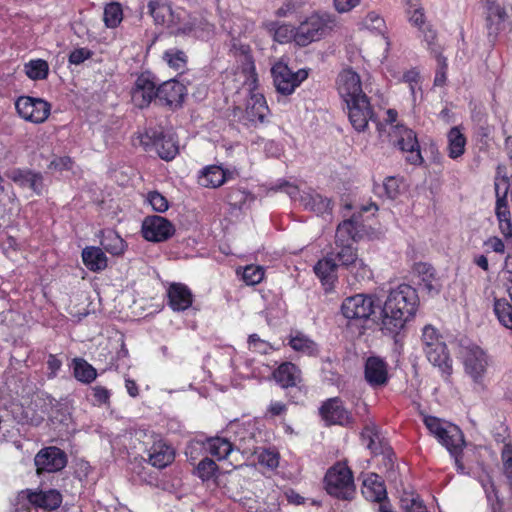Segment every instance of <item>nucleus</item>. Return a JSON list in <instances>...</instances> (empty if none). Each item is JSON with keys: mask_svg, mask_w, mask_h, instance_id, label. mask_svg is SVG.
Returning <instances> with one entry per match:
<instances>
[{"mask_svg": "<svg viewBox=\"0 0 512 512\" xmlns=\"http://www.w3.org/2000/svg\"><path fill=\"white\" fill-rule=\"evenodd\" d=\"M419 298L416 290L408 284H400L389 291L384 302L381 318L383 333L395 336L416 314Z\"/></svg>", "mask_w": 512, "mask_h": 512, "instance_id": "obj_1", "label": "nucleus"}, {"mask_svg": "<svg viewBox=\"0 0 512 512\" xmlns=\"http://www.w3.org/2000/svg\"><path fill=\"white\" fill-rule=\"evenodd\" d=\"M337 27V21L328 13H312L295 27L294 43L306 47L329 36Z\"/></svg>", "mask_w": 512, "mask_h": 512, "instance_id": "obj_2", "label": "nucleus"}, {"mask_svg": "<svg viewBox=\"0 0 512 512\" xmlns=\"http://www.w3.org/2000/svg\"><path fill=\"white\" fill-rule=\"evenodd\" d=\"M325 489L331 496L350 500L355 494L353 475L348 466L338 462L328 469L325 478Z\"/></svg>", "mask_w": 512, "mask_h": 512, "instance_id": "obj_3", "label": "nucleus"}, {"mask_svg": "<svg viewBox=\"0 0 512 512\" xmlns=\"http://www.w3.org/2000/svg\"><path fill=\"white\" fill-rule=\"evenodd\" d=\"M271 73L276 91L284 96L291 95L309 75L307 69L293 72L286 63L281 61L272 66Z\"/></svg>", "mask_w": 512, "mask_h": 512, "instance_id": "obj_4", "label": "nucleus"}, {"mask_svg": "<svg viewBox=\"0 0 512 512\" xmlns=\"http://www.w3.org/2000/svg\"><path fill=\"white\" fill-rule=\"evenodd\" d=\"M132 104L139 108H147L157 97V80L150 72L139 74L130 90Z\"/></svg>", "mask_w": 512, "mask_h": 512, "instance_id": "obj_5", "label": "nucleus"}, {"mask_svg": "<svg viewBox=\"0 0 512 512\" xmlns=\"http://www.w3.org/2000/svg\"><path fill=\"white\" fill-rule=\"evenodd\" d=\"M67 463V454L56 446L44 447L34 457L37 474L62 471L67 466Z\"/></svg>", "mask_w": 512, "mask_h": 512, "instance_id": "obj_6", "label": "nucleus"}, {"mask_svg": "<svg viewBox=\"0 0 512 512\" xmlns=\"http://www.w3.org/2000/svg\"><path fill=\"white\" fill-rule=\"evenodd\" d=\"M349 122L357 132H364L375 113L368 96H361L345 103Z\"/></svg>", "mask_w": 512, "mask_h": 512, "instance_id": "obj_7", "label": "nucleus"}, {"mask_svg": "<svg viewBox=\"0 0 512 512\" xmlns=\"http://www.w3.org/2000/svg\"><path fill=\"white\" fill-rule=\"evenodd\" d=\"M141 233L145 240L159 243L171 238L175 233V227L168 219L152 215L144 218Z\"/></svg>", "mask_w": 512, "mask_h": 512, "instance_id": "obj_8", "label": "nucleus"}, {"mask_svg": "<svg viewBox=\"0 0 512 512\" xmlns=\"http://www.w3.org/2000/svg\"><path fill=\"white\" fill-rule=\"evenodd\" d=\"M374 308L372 296L356 294L343 300L341 312L348 320H366L374 313Z\"/></svg>", "mask_w": 512, "mask_h": 512, "instance_id": "obj_9", "label": "nucleus"}, {"mask_svg": "<svg viewBox=\"0 0 512 512\" xmlns=\"http://www.w3.org/2000/svg\"><path fill=\"white\" fill-rule=\"evenodd\" d=\"M393 136L396 138L397 147L405 152L406 160L412 165H421L423 157L420 152V146L415 132L404 126H395Z\"/></svg>", "mask_w": 512, "mask_h": 512, "instance_id": "obj_10", "label": "nucleus"}, {"mask_svg": "<svg viewBox=\"0 0 512 512\" xmlns=\"http://www.w3.org/2000/svg\"><path fill=\"white\" fill-rule=\"evenodd\" d=\"M319 413L327 425L350 426L354 423L351 412L346 409L339 397L329 398L319 408Z\"/></svg>", "mask_w": 512, "mask_h": 512, "instance_id": "obj_11", "label": "nucleus"}, {"mask_svg": "<svg viewBox=\"0 0 512 512\" xmlns=\"http://www.w3.org/2000/svg\"><path fill=\"white\" fill-rule=\"evenodd\" d=\"M364 379L372 388L386 386L389 381L388 363L379 356H369L364 363Z\"/></svg>", "mask_w": 512, "mask_h": 512, "instance_id": "obj_12", "label": "nucleus"}, {"mask_svg": "<svg viewBox=\"0 0 512 512\" xmlns=\"http://www.w3.org/2000/svg\"><path fill=\"white\" fill-rule=\"evenodd\" d=\"M463 362L465 371L476 382L483 377L488 364L485 352L476 345H470L464 348Z\"/></svg>", "mask_w": 512, "mask_h": 512, "instance_id": "obj_13", "label": "nucleus"}, {"mask_svg": "<svg viewBox=\"0 0 512 512\" xmlns=\"http://www.w3.org/2000/svg\"><path fill=\"white\" fill-rule=\"evenodd\" d=\"M147 453L149 464L158 469H164L172 464L176 455L175 449L160 436L154 438Z\"/></svg>", "mask_w": 512, "mask_h": 512, "instance_id": "obj_14", "label": "nucleus"}, {"mask_svg": "<svg viewBox=\"0 0 512 512\" xmlns=\"http://www.w3.org/2000/svg\"><path fill=\"white\" fill-rule=\"evenodd\" d=\"M338 92L344 103L361 96H367L362 90L360 76L352 70H344L338 76Z\"/></svg>", "mask_w": 512, "mask_h": 512, "instance_id": "obj_15", "label": "nucleus"}, {"mask_svg": "<svg viewBox=\"0 0 512 512\" xmlns=\"http://www.w3.org/2000/svg\"><path fill=\"white\" fill-rule=\"evenodd\" d=\"M424 353L428 361L439 369L443 379L449 382L453 373V367L445 342L436 343L431 348L425 349Z\"/></svg>", "mask_w": 512, "mask_h": 512, "instance_id": "obj_16", "label": "nucleus"}, {"mask_svg": "<svg viewBox=\"0 0 512 512\" xmlns=\"http://www.w3.org/2000/svg\"><path fill=\"white\" fill-rule=\"evenodd\" d=\"M186 95V87L177 80L171 79L157 84V97L167 106H180Z\"/></svg>", "mask_w": 512, "mask_h": 512, "instance_id": "obj_17", "label": "nucleus"}, {"mask_svg": "<svg viewBox=\"0 0 512 512\" xmlns=\"http://www.w3.org/2000/svg\"><path fill=\"white\" fill-rule=\"evenodd\" d=\"M168 306L175 312L189 309L193 303V294L183 283H172L167 289Z\"/></svg>", "mask_w": 512, "mask_h": 512, "instance_id": "obj_18", "label": "nucleus"}, {"mask_svg": "<svg viewBox=\"0 0 512 512\" xmlns=\"http://www.w3.org/2000/svg\"><path fill=\"white\" fill-rule=\"evenodd\" d=\"M363 237V225L360 216L353 215L338 224L335 243L353 244Z\"/></svg>", "mask_w": 512, "mask_h": 512, "instance_id": "obj_19", "label": "nucleus"}, {"mask_svg": "<svg viewBox=\"0 0 512 512\" xmlns=\"http://www.w3.org/2000/svg\"><path fill=\"white\" fill-rule=\"evenodd\" d=\"M273 379L282 388L298 387L302 383V371L292 362H283L273 371Z\"/></svg>", "mask_w": 512, "mask_h": 512, "instance_id": "obj_20", "label": "nucleus"}, {"mask_svg": "<svg viewBox=\"0 0 512 512\" xmlns=\"http://www.w3.org/2000/svg\"><path fill=\"white\" fill-rule=\"evenodd\" d=\"M287 344L296 353L307 357H316L320 353L319 345L305 333L295 330L287 337Z\"/></svg>", "mask_w": 512, "mask_h": 512, "instance_id": "obj_21", "label": "nucleus"}, {"mask_svg": "<svg viewBox=\"0 0 512 512\" xmlns=\"http://www.w3.org/2000/svg\"><path fill=\"white\" fill-rule=\"evenodd\" d=\"M269 112L265 97L260 93L252 92L246 101L245 118L254 124L263 123Z\"/></svg>", "mask_w": 512, "mask_h": 512, "instance_id": "obj_22", "label": "nucleus"}, {"mask_svg": "<svg viewBox=\"0 0 512 512\" xmlns=\"http://www.w3.org/2000/svg\"><path fill=\"white\" fill-rule=\"evenodd\" d=\"M437 440L456 458L462 452L464 446L463 433L454 424L448 423Z\"/></svg>", "mask_w": 512, "mask_h": 512, "instance_id": "obj_23", "label": "nucleus"}, {"mask_svg": "<svg viewBox=\"0 0 512 512\" xmlns=\"http://www.w3.org/2000/svg\"><path fill=\"white\" fill-rule=\"evenodd\" d=\"M495 190L497 196L496 216L499 221V228L503 236L512 242V223L506 200L507 187L505 188L503 196L499 194V184L497 183L495 184Z\"/></svg>", "mask_w": 512, "mask_h": 512, "instance_id": "obj_24", "label": "nucleus"}, {"mask_svg": "<svg viewBox=\"0 0 512 512\" xmlns=\"http://www.w3.org/2000/svg\"><path fill=\"white\" fill-rule=\"evenodd\" d=\"M361 491L363 496L371 502L379 503L387 498L385 485L381 478L375 473H370L365 476Z\"/></svg>", "mask_w": 512, "mask_h": 512, "instance_id": "obj_25", "label": "nucleus"}, {"mask_svg": "<svg viewBox=\"0 0 512 512\" xmlns=\"http://www.w3.org/2000/svg\"><path fill=\"white\" fill-rule=\"evenodd\" d=\"M82 260L87 269L92 272H99L107 267V257L99 247H85L82 250Z\"/></svg>", "mask_w": 512, "mask_h": 512, "instance_id": "obj_26", "label": "nucleus"}, {"mask_svg": "<svg viewBox=\"0 0 512 512\" xmlns=\"http://www.w3.org/2000/svg\"><path fill=\"white\" fill-rule=\"evenodd\" d=\"M338 264L333 258V253L320 259L314 266V272L323 285H331L336 280Z\"/></svg>", "mask_w": 512, "mask_h": 512, "instance_id": "obj_27", "label": "nucleus"}, {"mask_svg": "<svg viewBox=\"0 0 512 512\" xmlns=\"http://www.w3.org/2000/svg\"><path fill=\"white\" fill-rule=\"evenodd\" d=\"M466 137L459 126L452 127L447 133V151L451 159H458L465 153Z\"/></svg>", "mask_w": 512, "mask_h": 512, "instance_id": "obj_28", "label": "nucleus"}, {"mask_svg": "<svg viewBox=\"0 0 512 512\" xmlns=\"http://www.w3.org/2000/svg\"><path fill=\"white\" fill-rule=\"evenodd\" d=\"M204 449L217 460L221 461L233 451V444L223 437H211L203 443Z\"/></svg>", "mask_w": 512, "mask_h": 512, "instance_id": "obj_29", "label": "nucleus"}, {"mask_svg": "<svg viewBox=\"0 0 512 512\" xmlns=\"http://www.w3.org/2000/svg\"><path fill=\"white\" fill-rule=\"evenodd\" d=\"M301 204L306 210L323 214L331 210L330 200L314 191L304 192L300 198Z\"/></svg>", "mask_w": 512, "mask_h": 512, "instance_id": "obj_30", "label": "nucleus"}, {"mask_svg": "<svg viewBox=\"0 0 512 512\" xmlns=\"http://www.w3.org/2000/svg\"><path fill=\"white\" fill-rule=\"evenodd\" d=\"M226 181L225 171L217 165H211L203 168L199 175V183L203 187L217 188Z\"/></svg>", "mask_w": 512, "mask_h": 512, "instance_id": "obj_31", "label": "nucleus"}, {"mask_svg": "<svg viewBox=\"0 0 512 512\" xmlns=\"http://www.w3.org/2000/svg\"><path fill=\"white\" fill-rule=\"evenodd\" d=\"M62 500V494L55 489L39 492L34 491V506L44 510L53 511L58 509Z\"/></svg>", "mask_w": 512, "mask_h": 512, "instance_id": "obj_32", "label": "nucleus"}, {"mask_svg": "<svg viewBox=\"0 0 512 512\" xmlns=\"http://www.w3.org/2000/svg\"><path fill=\"white\" fill-rule=\"evenodd\" d=\"M100 243L112 255H121L125 251V241L114 230L103 231Z\"/></svg>", "mask_w": 512, "mask_h": 512, "instance_id": "obj_33", "label": "nucleus"}, {"mask_svg": "<svg viewBox=\"0 0 512 512\" xmlns=\"http://www.w3.org/2000/svg\"><path fill=\"white\" fill-rule=\"evenodd\" d=\"M73 374L78 381L86 384L93 382L97 377L96 369L82 358L73 360Z\"/></svg>", "mask_w": 512, "mask_h": 512, "instance_id": "obj_34", "label": "nucleus"}, {"mask_svg": "<svg viewBox=\"0 0 512 512\" xmlns=\"http://www.w3.org/2000/svg\"><path fill=\"white\" fill-rule=\"evenodd\" d=\"M335 247L336 253L333 254V258L337 259L340 265L346 269L359 258L357 248L353 244L335 243Z\"/></svg>", "mask_w": 512, "mask_h": 512, "instance_id": "obj_35", "label": "nucleus"}, {"mask_svg": "<svg viewBox=\"0 0 512 512\" xmlns=\"http://www.w3.org/2000/svg\"><path fill=\"white\" fill-rule=\"evenodd\" d=\"M416 271L421 277L424 289L429 293H438L440 285L438 284L435 277V270L433 267L426 263H419L416 265Z\"/></svg>", "mask_w": 512, "mask_h": 512, "instance_id": "obj_36", "label": "nucleus"}, {"mask_svg": "<svg viewBox=\"0 0 512 512\" xmlns=\"http://www.w3.org/2000/svg\"><path fill=\"white\" fill-rule=\"evenodd\" d=\"M241 71L245 75V82H249V86L252 88L257 81V74L253 57L248 47L241 48Z\"/></svg>", "mask_w": 512, "mask_h": 512, "instance_id": "obj_37", "label": "nucleus"}, {"mask_svg": "<svg viewBox=\"0 0 512 512\" xmlns=\"http://www.w3.org/2000/svg\"><path fill=\"white\" fill-rule=\"evenodd\" d=\"M487 22L488 28L494 32H498L499 24L508 18L506 9L495 1L488 2Z\"/></svg>", "mask_w": 512, "mask_h": 512, "instance_id": "obj_38", "label": "nucleus"}, {"mask_svg": "<svg viewBox=\"0 0 512 512\" xmlns=\"http://www.w3.org/2000/svg\"><path fill=\"white\" fill-rule=\"evenodd\" d=\"M149 14L157 24H164L168 17L172 16L171 6L161 0H150L148 3Z\"/></svg>", "mask_w": 512, "mask_h": 512, "instance_id": "obj_39", "label": "nucleus"}, {"mask_svg": "<svg viewBox=\"0 0 512 512\" xmlns=\"http://www.w3.org/2000/svg\"><path fill=\"white\" fill-rule=\"evenodd\" d=\"M494 313L500 324L512 331V304L504 298L495 299Z\"/></svg>", "mask_w": 512, "mask_h": 512, "instance_id": "obj_40", "label": "nucleus"}, {"mask_svg": "<svg viewBox=\"0 0 512 512\" xmlns=\"http://www.w3.org/2000/svg\"><path fill=\"white\" fill-rule=\"evenodd\" d=\"M158 155L166 160H172L178 154V145L171 136H163L156 142Z\"/></svg>", "mask_w": 512, "mask_h": 512, "instance_id": "obj_41", "label": "nucleus"}, {"mask_svg": "<svg viewBox=\"0 0 512 512\" xmlns=\"http://www.w3.org/2000/svg\"><path fill=\"white\" fill-rule=\"evenodd\" d=\"M104 23L108 28H116L123 20V10L119 3L112 2L104 8Z\"/></svg>", "mask_w": 512, "mask_h": 512, "instance_id": "obj_42", "label": "nucleus"}, {"mask_svg": "<svg viewBox=\"0 0 512 512\" xmlns=\"http://www.w3.org/2000/svg\"><path fill=\"white\" fill-rule=\"evenodd\" d=\"M163 60L170 68L175 70H183L187 64V55L182 50L171 48L164 52Z\"/></svg>", "mask_w": 512, "mask_h": 512, "instance_id": "obj_43", "label": "nucleus"}, {"mask_svg": "<svg viewBox=\"0 0 512 512\" xmlns=\"http://www.w3.org/2000/svg\"><path fill=\"white\" fill-rule=\"evenodd\" d=\"M218 471L216 462L208 457L202 459L195 468V475L203 481L212 479Z\"/></svg>", "mask_w": 512, "mask_h": 512, "instance_id": "obj_44", "label": "nucleus"}, {"mask_svg": "<svg viewBox=\"0 0 512 512\" xmlns=\"http://www.w3.org/2000/svg\"><path fill=\"white\" fill-rule=\"evenodd\" d=\"M265 272L261 266L247 265L242 272V280L250 286L259 284L264 278Z\"/></svg>", "mask_w": 512, "mask_h": 512, "instance_id": "obj_45", "label": "nucleus"}, {"mask_svg": "<svg viewBox=\"0 0 512 512\" xmlns=\"http://www.w3.org/2000/svg\"><path fill=\"white\" fill-rule=\"evenodd\" d=\"M347 270L357 282L369 280L372 277V270L360 258H358L353 265L349 266Z\"/></svg>", "mask_w": 512, "mask_h": 512, "instance_id": "obj_46", "label": "nucleus"}, {"mask_svg": "<svg viewBox=\"0 0 512 512\" xmlns=\"http://www.w3.org/2000/svg\"><path fill=\"white\" fill-rule=\"evenodd\" d=\"M14 512H31L32 489H25L18 493L13 503Z\"/></svg>", "mask_w": 512, "mask_h": 512, "instance_id": "obj_47", "label": "nucleus"}, {"mask_svg": "<svg viewBox=\"0 0 512 512\" xmlns=\"http://www.w3.org/2000/svg\"><path fill=\"white\" fill-rule=\"evenodd\" d=\"M248 348L250 351L266 355L270 353L274 348L266 340L261 339L257 334H251L248 337Z\"/></svg>", "mask_w": 512, "mask_h": 512, "instance_id": "obj_48", "label": "nucleus"}, {"mask_svg": "<svg viewBox=\"0 0 512 512\" xmlns=\"http://www.w3.org/2000/svg\"><path fill=\"white\" fill-rule=\"evenodd\" d=\"M51 104L41 98H34V123H43L50 115Z\"/></svg>", "mask_w": 512, "mask_h": 512, "instance_id": "obj_49", "label": "nucleus"}, {"mask_svg": "<svg viewBox=\"0 0 512 512\" xmlns=\"http://www.w3.org/2000/svg\"><path fill=\"white\" fill-rule=\"evenodd\" d=\"M401 507L405 512H429L419 496L411 495L410 497L402 498Z\"/></svg>", "mask_w": 512, "mask_h": 512, "instance_id": "obj_50", "label": "nucleus"}, {"mask_svg": "<svg viewBox=\"0 0 512 512\" xmlns=\"http://www.w3.org/2000/svg\"><path fill=\"white\" fill-rule=\"evenodd\" d=\"M18 115L26 121H32V97L20 96L15 102Z\"/></svg>", "mask_w": 512, "mask_h": 512, "instance_id": "obj_51", "label": "nucleus"}, {"mask_svg": "<svg viewBox=\"0 0 512 512\" xmlns=\"http://www.w3.org/2000/svg\"><path fill=\"white\" fill-rule=\"evenodd\" d=\"M443 342L444 341L442 340V337L439 335V333L433 326L426 325L423 328V333H422L423 350L431 348L436 343H443Z\"/></svg>", "mask_w": 512, "mask_h": 512, "instance_id": "obj_52", "label": "nucleus"}, {"mask_svg": "<svg viewBox=\"0 0 512 512\" xmlns=\"http://www.w3.org/2000/svg\"><path fill=\"white\" fill-rule=\"evenodd\" d=\"M362 25L368 30L381 32L385 27V21L380 14L375 11H371L363 18Z\"/></svg>", "mask_w": 512, "mask_h": 512, "instance_id": "obj_53", "label": "nucleus"}, {"mask_svg": "<svg viewBox=\"0 0 512 512\" xmlns=\"http://www.w3.org/2000/svg\"><path fill=\"white\" fill-rule=\"evenodd\" d=\"M147 201L156 212L163 213L169 208L168 200L158 191H152L147 194Z\"/></svg>", "mask_w": 512, "mask_h": 512, "instance_id": "obj_54", "label": "nucleus"}, {"mask_svg": "<svg viewBox=\"0 0 512 512\" xmlns=\"http://www.w3.org/2000/svg\"><path fill=\"white\" fill-rule=\"evenodd\" d=\"M295 28L288 24H281L274 28V40L279 43L294 41Z\"/></svg>", "mask_w": 512, "mask_h": 512, "instance_id": "obj_55", "label": "nucleus"}, {"mask_svg": "<svg viewBox=\"0 0 512 512\" xmlns=\"http://www.w3.org/2000/svg\"><path fill=\"white\" fill-rule=\"evenodd\" d=\"M258 462L270 469H274L279 465V454L273 450L265 449L258 455Z\"/></svg>", "mask_w": 512, "mask_h": 512, "instance_id": "obj_56", "label": "nucleus"}, {"mask_svg": "<svg viewBox=\"0 0 512 512\" xmlns=\"http://www.w3.org/2000/svg\"><path fill=\"white\" fill-rule=\"evenodd\" d=\"M424 424L429 432L437 439L441 435L442 430L446 427L448 422H443L439 418L434 416H425Z\"/></svg>", "mask_w": 512, "mask_h": 512, "instance_id": "obj_57", "label": "nucleus"}, {"mask_svg": "<svg viewBox=\"0 0 512 512\" xmlns=\"http://www.w3.org/2000/svg\"><path fill=\"white\" fill-rule=\"evenodd\" d=\"M504 474L512 485V445L505 444L501 453Z\"/></svg>", "mask_w": 512, "mask_h": 512, "instance_id": "obj_58", "label": "nucleus"}, {"mask_svg": "<svg viewBox=\"0 0 512 512\" xmlns=\"http://www.w3.org/2000/svg\"><path fill=\"white\" fill-rule=\"evenodd\" d=\"M93 56V51L86 48H76L69 54L68 61L73 65H80Z\"/></svg>", "mask_w": 512, "mask_h": 512, "instance_id": "obj_59", "label": "nucleus"}, {"mask_svg": "<svg viewBox=\"0 0 512 512\" xmlns=\"http://www.w3.org/2000/svg\"><path fill=\"white\" fill-rule=\"evenodd\" d=\"M379 189L388 199H395L399 194V181L395 177H387Z\"/></svg>", "mask_w": 512, "mask_h": 512, "instance_id": "obj_60", "label": "nucleus"}, {"mask_svg": "<svg viewBox=\"0 0 512 512\" xmlns=\"http://www.w3.org/2000/svg\"><path fill=\"white\" fill-rule=\"evenodd\" d=\"M361 435L362 438L367 441V447L369 449H373L376 441L379 439L377 427L374 424L367 425L363 429Z\"/></svg>", "mask_w": 512, "mask_h": 512, "instance_id": "obj_61", "label": "nucleus"}, {"mask_svg": "<svg viewBox=\"0 0 512 512\" xmlns=\"http://www.w3.org/2000/svg\"><path fill=\"white\" fill-rule=\"evenodd\" d=\"M74 165V161L69 156H62L55 158L50 162L49 167L58 171L71 170Z\"/></svg>", "mask_w": 512, "mask_h": 512, "instance_id": "obj_62", "label": "nucleus"}, {"mask_svg": "<svg viewBox=\"0 0 512 512\" xmlns=\"http://www.w3.org/2000/svg\"><path fill=\"white\" fill-rule=\"evenodd\" d=\"M49 65L45 60H34V80H44L48 77Z\"/></svg>", "mask_w": 512, "mask_h": 512, "instance_id": "obj_63", "label": "nucleus"}, {"mask_svg": "<svg viewBox=\"0 0 512 512\" xmlns=\"http://www.w3.org/2000/svg\"><path fill=\"white\" fill-rule=\"evenodd\" d=\"M93 396L98 404H106L110 399V392L103 386H95L92 388Z\"/></svg>", "mask_w": 512, "mask_h": 512, "instance_id": "obj_64", "label": "nucleus"}]
</instances>
